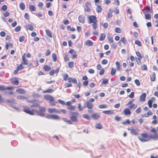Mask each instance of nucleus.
I'll use <instances>...</instances> for the list:
<instances>
[{
	"label": "nucleus",
	"instance_id": "423d86ee",
	"mask_svg": "<svg viewBox=\"0 0 158 158\" xmlns=\"http://www.w3.org/2000/svg\"><path fill=\"white\" fill-rule=\"evenodd\" d=\"M23 111L24 112L30 115H33L34 114L35 110L32 109L31 110L29 107L26 106H23Z\"/></svg>",
	"mask_w": 158,
	"mask_h": 158
},
{
	"label": "nucleus",
	"instance_id": "2f4dec72",
	"mask_svg": "<svg viewBox=\"0 0 158 158\" xmlns=\"http://www.w3.org/2000/svg\"><path fill=\"white\" fill-rule=\"evenodd\" d=\"M106 35L105 33H102L100 34L99 40L101 41L103 40L105 38Z\"/></svg>",
	"mask_w": 158,
	"mask_h": 158
},
{
	"label": "nucleus",
	"instance_id": "3c124183",
	"mask_svg": "<svg viewBox=\"0 0 158 158\" xmlns=\"http://www.w3.org/2000/svg\"><path fill=\"white\" fill-rule=\"evenodd\" d=\"M24 67L23 66V64L21 63L19 66H18L17 69L19 71L23 69L24 68Z\"/></svg>",
	"mask_w": 158,
	"mask_h": 158
},
{
	"label": "nucleus",
	"instance_id": "c9c22d12",
	"mask_svg": "<svg viewBox=\"0 0 158 158\" xmlns=\"http://www.w3.org/2000/svg\"><path fill=\"white\" fill-rule=\"evenodd\" d=\"M103 113L104 114H114V112L113 111H111L110 110H105L103 111Z\"/></svg>",
	"mask_w": 158,
	"mask_h": 158
},
{
	"label": "nucleus",
	"instance_id": "a211bd4d",
	"mask_svg": "<svg viewBox=\"0 0 158 158\" xmlns=\"http://www.w3.org/2000/svg\"><path fill=\"white\" fill-rule=\"evenodd\" d=\"M79 21L82 23H85V17L83 15H80L78 18Z\"/></svg>",
	"mask_w": 158,
	"mask_h": 158
},
{
	"label": "nucleus",
	"instance_id": "b1692460",
	"mask_svg": "<svg viewBox=\"0 0 158 158\" xmlns=\"http://www.w3.org/2000/svg\"><path fill=\"white\" fill-rule=\"evenodd\" d=\"M16 92L19 94H24L26 93L25 91L23 89H16Z\"/></svg>",
	"mask_w": 158,
	"mask_h": 158
},
{
	"label": "nucleus",
	"instance_id": "cd10ccee",
	"mask_svg": "<svg viewBox=\"0 0 158 158\" xmlns=\"http://www.w3.org/2000/svg\"><path fill=\"white\" fill-rule=\"evenodd\" d=\"M97 7H96V10L98 13H100L102 10V7L99 5H96Z\"/></svg>",
	"mask_w": 158,
	"mask_h": 158
},
{
	"label": "nucleus",
	"instance_id": "4d7b16f0",
	"mask_svg": "<svg viewBox=\"0 0 158 158\" xmlns=\"http://www.w3.org/2000/svg\"><path fill=\"white\" fill-rule=\"evenodd\" d=\"M141 67L142 70H146L147 69V65L145 64L142 65Z\"/></svg>",
	"mask_w": 158,
	"mask_h": 158
},
{
	"label": "nucleus",
	"instance_id": "58836bf2",
	"mask_svg": "<svg viewBox=\"0 0 158 158\" xmlns=\"http://www.w3.org/2000/svg\"><path fill=\"white\" fill-rule=\"evenodd\" d=\"M52 60L54 62H56L57 60V56L56 55L55 53H53L52 55Z\"/></svg>",
	"mask_w": 158,
	"mask_h": 158
},
{
	"label": "nucleus",
	"instance_id": "5fc2aeb1",
	"mask_svg": "<svg viewBox=\"0 0 158 158\" xmlns=\"http://www.w3.org/2000/svg\"><path fill=\"white\" fill-rule=\"evenodd\" d=\"M98 108L100 109L106 108L107 107V106L105 104H102L98 106Z\"/></svg>",
	"mask_w": 158,
	"mask_h": 158
},
{
	"label": "nucleus",
	"instance_id": "0eeeda50",
	"mask_svg": "<svg viewBox=\"0 0 158 158\" xmlns=\"http://www.w3.org/2000/svg\"><path fill=\"white\" fill-rule=\"evenodd\" d=\"M71 116L70 117L71 120L73 122H77V117L78 115V113L77 112H72Z\"/></svg>",
	"mask_w": 158,
	"mask_h": 158
},
{
	"label": "nucleus",
	"instance_id": "f8f14e48",
	"mask_svg": "<svg viewBox=\"0 0 158 158\" xmlns=\"http://www.w3.org/2000/svg\"><path fill=\"white\" fill-rule=\"evenodd\" d=\"M39 108V111L38 113V114L41 116H44L45 115L44 112L46 111V108L44 106H42L40 107Z\"/></svg>",
	"mask_w": 158,
	"mask_h": 158
},
{
	"label": "nucleus",
	"instance_id": "4468645a",
	"mask_svg": "<svg viewBox=\"0 0 158 158\" xmlns=\"http://www.w3.org/2000/svg\"><path fill=\"white\" fill-rule=\"evenodd\" d=\"M48 111L50 113H53L58 114L60 113V111H59L56 108H48Z\"/></svg>",
	"mask_w": 158,
	"mask_h": 158
},
{
	"label": "nucleus",
	"instance_id": "bb28decb",
	"mask_svg": "<svg viewBox=\"0 0 158 158\" xmlns=\"http://www.w3.org/2000/svg\"><path fill=\"white\" fill-rule=\"evenodd\" d=\"M115 64L116 66V69L117 71H119L121 69V66L119 62L116 61L115 62Z\"/></svg>",
	"mask_w": 158,
	"mask_h": 158
},
{
	"label": "nucleus",
	"instance_id": "9b49d317",
	"mask_svg": "<svg viewBox=\"0 0 158 158\" xmlns=\"http://www.w3.org/2000/svg\"><path fill=\"white\" fill-rule=\"evenodd\" d=\"M28 102L32 103L33 104L30 106L32 107L36 108V107H40V106L36 100H32L31 101H28Z\"/></svg>",
	"mask_w": 158,
	"mask_h": 158
},
{
	"label": "nucleus",
	"instance_id": "ddd939ff",
	"mask_svg": "<svg viewBox=\"0 0 158 158\" xmlns=\"http://www.w3.org/2000/svg\"><path fill=\"white\" fill-rule=\"evenodd\" d=\"M14 89L12 87L7 86L6 87L4 85H0V91H2L6 90H12Z\"/></svg>",
	"mask_w": 158,
	"mask_h": 158
},
{
	"label": "nucleus",
	"instance_id": "c03bdc74",
	"mask_svg": "<svg viewBox=\"0 0 158 158\" xmlns=\"http://www.w3.org/2000/svg\"><path fill=\"white\" fill-rule=\"evenodd\" d=\"M17 98L18 99L23 100L26 99L27 98L23 96L19 95L17 97Z\"/></svg>",
	"mask_w": 158,
	"mask_h": 158
},
{
	"label": "nucleus",
	"instance_id": "603ef678",
	"mask_svg": "<svg viewBox=\"0 0 158 158\" xmlns=\"http://www.w3.org/2000/svg\"><path fill=\"white\" fill-rule=\"evenodd\" d=\"M131 123L130 121L129 120H127L126 121L122 122V124L123 125L126 124H130Z\"/></svg>",
	"mask_w": 158,
	"mask_h": 158
},
{
	"label": "nucleus",
	"instance_id": "69168bd1",
	"mask_svg": "<svg viewBox=\"0 0 158 158\" xmlns=\"http://www.w3.org/2000/svg\"><path fill=\"white\" fill-rule=\"evenodd\" d=\"M7 6L5 5H3L1 8L2 10L5 11L7 9Z\"/></svg>",
	"mask_w": 158,
	"mask_h": 158
},
{
	"label": "nucleus",
	"instance_id": "864d4df0",
	"mask_svg": "<svg viewBox=\"0 0 158 158\" xmlns=\"http://www.w3.org/2000/svg\"><path fill=\"white\" fill-rule=\"evenodd\" d=\"M57 102L63 105H64L66 104L65 102L62 100L59 99L57 100Z\"/></svg>",
	"mask_w": 158,
	"mask_h": 158
},
{
	"label": "nucleus",
	"instance_id": "1a4fd4ad",
	"mask_svg": "<svg viewBox=\"0 0 158 158\" xmlns=\"http://www.w3.org/2000/svg\"><path fill=\"white\" fill-rule=\"evenodd\" d=\"M72 103V102L70 101L66 102V105L68 106L67 108L69 110H75L76 108L74 106L71 105Z\"/></svg>",
	"mask_w": 158,
	"mask_h": 158
},
{
	"label": "nucleus",
	"instance_id": "412c9836",
	"mask_svg": "<svg viewBox=\"0 0 158 158\" xmlns=\"http://www.w3.org/2000/svg\"><path fill=\"white\" fill-rule=\"evenodd\" d=\"M123 112L124 113V114L125 115H130L131 114V112L129 109L128 108H125L124 110H123Z\"/></svg>",
	"mask_w": 158,
	"mask_h": 158
},
{
	"label": "nucleus",
	"instance_id": "a19ab883",
	"mask_svg": "<svg viewBox=\"0 0 158 158\" xmlns=\"http://www.w3.org/2000/svg\"><path fill=\"white\" fill-rule=\"evenodd\" d=\"M110 12L108 13V18L109 19L111 18L112 16V13L113 12V10H112L111 9L109 10Z\"/></svg>",
	"mask_w": 158,
	"mask_h": 158
},
{
	"label": "nucleus",
	"instance_id": "4be33fe9",
	"mask_svg": "<svg viewBox=\"0 0 158 158\" xmlns=\"http://www.w3.org/2000/svg\"><path fill=\"white\" fill-rule=\"evenodd\" d=\"M59 71V68H58L55 70L54 69H52L49 72V74L51 76H53L55 73H57Z\"/></svg>",
	"mask_w": 158,
	"mask_h": 158
},
{
	"label": "nucleus",
	"instance_id": "f3484780",
	"mask_svg": "<svg viewBox=\"0 0 158 158\" xmlns=\"http://www.w3.org/2000/svg\"><path fill=\"white\" fill-rule=\"evenodd\" d=\"M91 117L93 119L98 120L100 117V114L98 113H94L91 115Z\"/></svg>",
	"mask_w": 158,
	"mask_h": 158
},
{
	"label": "nucleus",
	"instance_id": "37998d69",
	"mask_svg": "<svg viewBox=\"0 0 158 158\" xmlns=\"http://www.w3.org/2000/svg\"><path fill=\"white\" fill-rule=\"evenodd\" d=\"M116 70L114 68H112L111 71V75L112 76L114 75L115 74Z\"/></svg>",
	"mask_w": 158,
	"mask_h": 158
},
{
	"label": "nucleus",
	"instance_id": "a18cd8bd",
	"mask_svg": "<svg viewBox=\"0 0 158 158\" xmlns=\"http://www.w3.org/2000/svg\"><path fill=\"white\" fill-rule=\"evenodd\" d=\"M95 127L97 129H101L102 127V126L101 123H97L96 124Z\"/></svg>",
	"mask_w": 158,
	"mask_h": 158
},
{
	"label": "nucleus",
	"instance_id": "ea45409f",
	"mask_svg": "<svg viewBox=\"0 0 158 158\" xmlns=\"http://www.w3.org/2000/svg\"><path fill=\"white\" fill-rule=\"evenodd\" d=\"M64 61L65 62L68 61L69 60V57L67 54L65 55L64 57Z\"/></svg>",
	"mask_w": 158,
	"mask_h": 158
},
{
	"label": "nucleus",
	"instance_id": "13d9d810",
	"mask_svg": "<svg viewBox=\"0 0 158 158\" xmlns=\"http://www.w3.org/2000/svg\"><path fill=\"white\" fill-rule=\"evenodd\" d=\"M60 118L59 116L56 115H52V119L58 120Z\"/></svg>",
	"mask_w": 158,
	"mask_h": 158
},
{
	"label": "nucleus",
	"instance_id": "7ed1b4c3",
	"mask_svg": "<svg viewBox=\"0 0 158 158\" xmlns=\"http://www.w3.org/2000/svg\"><path fill=\"white\" fill-rule=\"evenodd\" d=\"M152 134L150 135L151 139L156 140H158V133L155 128H152L150 130Z\"/></svg>",
	"mask_w": 158,
	"mask_h": 158
},
{
	"label": "nucleus",
	"instance_id": "e433bc0d",
	"mask_svg": "<svg viewBox=\"0 0 158 158\" xmlns=\"http://www.w3.org/2000/svg\"><path fill=\"white\" fill-rule=\"evenodd\" d=\"M19 7L22 10H23L25 9V5L23 2H21L19 4Z\"/></svg>",
	"mask_w": 158,
	"mask_h": 158
},
{
	"label": "nucleus",
	"instance_id": "6e6d98bb",
	"mask_svg": "<svg viewBox=\"0 0 158 158\" xmlns=\"http://www.w3.org/2000/svg\"><path fill=\"white\" fill-rule=\"evenodd\" d=\"M83 117L84 118H86L88 120L90 119L89 116L87 114H85L83 115Z\"/></svg>",
	"mask_w": 158,
	"mask_h": 158
},
{
	"label": "nucleus",
	"instance_id": "e2e57ef3",
	"mask_svg": "<svg viewBox=\"0 0 158 158\" xmlns=\"http://www.w3.org/2000/svg\"><path fill=\"white\" fill-rule=\"evenodd\" d=\"M135 53L137 56L139 57V58H142V56L141 54L139 52H135Z\"/></svg>",
	"mask_w": 158,
	"mask_h": 158
},
{
	"label": "nucleus",
	"instance_id": "c756f323",
	"mask_svg": "<svg viewBox=\"0 0 158 158\" xmlns=\"http://www.w3.org/2000/svg\"><path fill=\"white\" fill-rule=\"evenodd\" d=\"M45 32L48 36L51 38L52 37V33L50 30L49 29H46L45 30Z\"/></svg>",
	"mask_w": 158,
	"mask_h": 158
},
{
	"label": "nucleus",
	"instance_id": "dca6fc26",
	"mask_svg": "<svg viewBox=\"0 0 158 158\" xmlns=\"http://www.w3.org/2000/svg\"><path fill=\"white\" fill-rule=\"evenodd\" d=\"M127 130L128 131H130L131 133L134 135H137L138 133L136 130L134 129L133 127H131V128H128Z\"/></svg>",
	"mask_w": 158,
	"mask_h": 158
},
{
	"label": "nucleus",
	"instance_id": "09e8293b",
	"mask_svg": "<svg viewBox=\"0 0 158 158\" xmlns=\"http://www.w3.org/2000/svg\"><path fill=\"white\" fill-rule=\"evenodd\" d=\"M145 18L146 19L150 20L151 19V15L150 14H146L145 15Z\"/></svg>",
	"mask_w": 158,
	"mask_h": 158
},
{
	"label": "nucleus",
	"instance_id": "9d476101",
	"mask_svg": "<svg viewBox=\"0 0 158 158\" xmlns=\"http://www.w3.org/2000/svg\"><path fill=\"white\" fill-rule=\"evenodd\" d=\"M133 100H131L127 104V105H128V107L130 109H135L137 107L136 105L133 103Z\"/></svg>",
	"mask_w": 158,
	"mask_h": 158
},
{
	"label": "nucleus",
	"instance_id": "393cba45",
	"mask_svg": "<svg viewBox=\"0 0 158 158\" xmlns=\"http://www.w3.org/2000/svg\"><path fill=\"white\" fill-rule=\"evenodd\" d=\"M87 107L89 109H91L93 107V104L87 101Z\"/></svg>",
	"mask_w": 158,
	"mask_h": 158
},
{
	"label": "nucleus",
	"instance_id": "052dcab7",
	"mask_svg": "<svg viewBox=\"0 0 158 158\" xmlns=\"http://www.w3.org/2000/svg\"><path fill=\"white\" fill-rule=\"evenodd\" d=\"M115 31L116 32L120 33L121 31V30L120 28L117 27L115 28Z\"/></svg>",
	"mask_w": 158,
	"mask_h": 158
},
{
	"label": "nucleus",
	"instance_id": "f03ea898",
	"mask_svg": "<svg viewBox=\"0 0 158 158\" xmlns=\"http://www.w3.org/2000/svg\"><path fill=\"white\" fill-rule=\"evenodd\" d=\"M138 138L141 141L143 142L151 140L150 135L147 133L141 134L138 137Z\"/></svg>",
	"mask_w": 158,
	"mask_h": 158
},
{
	"label": "nucleus",
	"instance_id": "338daca9",
	"mask_svg": "<svg viewBox=\"0 0 158 158\" xmlns=\"http://www.w3.org/2000/svg\"><path fill=\"white\" fill-rule=\"evenodd\" d=\"M21 29V27L20 26L17 27L15 29V32H18Z\"/></svg>",
	"mask_w": 158,
	"mask_h": 158
},
{
	"label": "nucleus",
	"instance_id": "774afa93",
	"mask_svg": "<svg viewBox=\"0 0 158 158\" xmlns=\"http://www.w3.org/2000/svg\"><path fill=\"white\" fill-rule=\"evenodd\" d=\"M107 63L108 60L106 59H103L101 61V63L103 64H106Z\"/></svg>",
	"mask_w": 158,
	"mask_h": 158
},
{
	"label": "nucleus",
	"instance_id": "f704fd0d",
	"mask_svg": "<svg viewBox=\"0 0 158 158\" xmlns=\"http://www.w3.org/2000/svg\"><path fill=\"white\" fill-rule=\"evenodd\" d=\"M29 8L31 11H34L36 10L35 7L33 5H30L29 6Z\"/></svg>",
	"mask_w": 158,
	"mask_h": 158
},
{
	"label": "nucleus",
	"instance_id": "0e129e2a",
	"mask_svg": "<svg viewBox=\"0 0 158 158\" xmlns=\"http://www.w3.org/2000/svg\"><path fill=\"white\" fill-rule=\"evenodd\" d=\"M108 82V80L107 79H105L103 80L102 83L104 84H106Z\"/></svg>",
	"mask_w": 158,
	"mask_h": 158
},
{
	"label": "nucleus",
	"instance_id": "aec40b11",
	"mask_svg": "<svg viewBox=\"0 0 158 158\" xmlns=\"http://www.w3.org/2000/svg\"><path fill=\"white\" fill-rule=\"evenodd\" d=\"M94 43L90 40H88L85 42L84 45L88 46H93Z\"/></svg>",
	"mask_w": 158,
	"mask_h": 158
},
{
	"label": "nucleus",
	"instance_id": "4c0bfd02",
	"mask_svg": "<svg viewBox=\"0 0 158 158\" xmlns=\"http://www.w3.org/2000/svg\"><path fill=\"white\" fill-rule=\"evenodd\" d=\"M13 46V44L11 43L6 44V48L7 50L9 48H12Z\"/></svg>",
	"mask_w": 158,
	"mask_h": 158
},
{
	"label": "nucleus",
	"instance_id": "473e14b6",
	"mask_svg": "<svg viewBox=\"0 0 158 158\" xmlns=\"http://www.w3.org/2000/svg\"><path fill=\"white\" fill-rule=\"evenodd\" d=\"M15 79L16 80L12 81L11 82V83L16 85H18L19 82V81L18 80V78L16 77H15Z\"/></svg>",
	"mask_w": 158,
	"mask_h": 158
},
{
	"label": "nucleus",
	"instance_id": "8fccbe9b",
	"mask_svg": "<svg viewBox=\"0 0 158 158\" xmlns=\"http://www.w3.org/2000/svg\"><path fill=\"white\" fill-rule=\"evenodd\" d=\"M120 41L122 42L124 44H126L127 42V40L125 37H123L121 38Z\"/></svg>",
	"mask_w": 158,
	"mask_h": 158
},
{
	"label": "nucleus",
	"instance_id": "f257e3e1",
	"mask_svg": "<svg viewBox=\"0 0 158 158\" xmlns=\"http://www.w3.org/2000/svg\"><path fill=\"white\" fill-rule=\"evenodd\" d=\"M87 20L89 24H92V28L94 30L98 27V21L96 17L94 15H88L87 16Z\"/></svg>",
	"mask_w": 158,
	"mask_h": 158
},
{
	"label": "nucleus",
	"instance_id": "bf43d9fd",
	"mask_svg": "<svg viewBox=\"0 0 158 158\" xmlns=\"http://www.w3.org/2000/svg\"><path fill=\"white\" fill-rule=\"evenodd\" d=\"M135 44L139 46H142V44L141 42L138 40H136L135 41Z\"/></svg>",
	"mask_w": 158,
	"mask_h": 158
},
{
	"label": "nucleus",
	"instance_id": "2eb2a0df",
	"mask_svg": "<svg viewBox=\"0 0 158 158\" xmlns=\"http://www.w3.org/2000/svg\"><path fill=\"white\" fill-rule=\"evenodd\" d=\"M156 98L154 97H152L151 99L149 100L148 102V105L149 107L151 108L152 107V103L153 102H154Z\"/></svg>",
	"mask_w": 158,
	"mask_h": 158
},
{
	"label": "nucleus",
	"instance_id": "680f3d73",
	"mask_svg": "<svg viewBox=\"0 0 158 158\" xmlns=\"http://www.w3.org/2000/svg\"><path fill=\"white\" fill-rule=\"evenodd\" d=\"M39 64L38 61L37 60H35L33 62V66L34 67H37Z\"/></svg>",
	"mask_w": 158,
	"mask_h": 158
},
{
	"label": "nucleus",
	"instance_id": "6e6552de",
	"mask_svg": "<svg viewBox=\"0 0 158 158\" xmlns=\"http://www.w3.org/2000/svg\"><path fill=\"white\" fill-rule=\"evenodd\" d=\"M85 7L84 8L85 11L87 12H89L91 11L90 7L91 4L89 1H86L85 3Z\"/></svg>",
	"mask_w": 158,
	"mask_h": 158
},
{
	"label": "nucleus",
	"instance_id": "c85d7f7f",
	"mask_svg": "<svg viewBox=\"0 0 158 158\" xmlns=\"http://www.w3.org/2000/svg\"><path fill=\"white\" fill-rule=\"evenodd\" d=\"M26 29L27 30L29 29L30 30L32 31L34 30V27L33 25L31 24H28L26 27Z\"/></svg>",
	"mask_w": 158,
	"mask_h": 158
},
{
	"label": "nucleus",
	"instance_id": "5701e85b",
	"mask_svg": "<svg viewBox=\"0 0 158 158\" xmlns=\"http://www.w3.org/2000/svg\"><path fill=\"white\" fill-rule=\"evenodd\" d=\"M25 54L24 53L22 56V60L23 61V64L26 65H27L28 64V60L26 59L25 58Z\"/></svg>",
	"mask_w": 158,
	"mask_h": 158
},
{
	"label": "nucleus",
	"instance_id": "6ab92c4d",
	"mask_svg": "<svg viewBox=\"0 0 158 158\" xmlns=\"http://www.w3.org/2000/svg\"><path fill=\"white\" fill-rule=\"evenodd\" d=\"M146 94L145 93H142L140 95L139 100L140 102L144 101L145 100L146 97Z\"/></svg>",
	"mask_w": 158,
	"mask_h": 158
},
{
	"label": "nucleus",
	"instance_id": "49530a36",
	"mask_svg": "<svg viewBox=\"0 0 158 158\" xmlns=\"http://www.w3.org/2000/svg\"><path fill=\"white\" fill-rule=\"evenodd\" d=\"M107 38L109 41L111 43H113L114 42L113 38L112 36L109 35L107 36Z\"/></svg>",
	"mask_w": 158,
	"mask_h": 158
},
{
	"label": "nucleus",
	"instance_id": "a878e982",
	"mask_svg": "<svg viewBox=\"0 0 158 158\" xmlns=\"http://www.w3.org/2000/svg\"><path fill=\"white\" fill-rule=\"evenodd\" d=\"M150 78L151 80L152 81H154L155 80L156 78V74L155 73H153L150 75Z\"/></svg>",
	"mask_w": 158,
	"mask_h": 158
},
{
	"label": "nucleus",
	"instance_id": "39448f33",
	"mask_svg": "<svg viewBox=\"0 0 158 158\" xmlns=\"http://www.w3.org/2000/svg\"><path fill=\"white\" fill-rule=\"evenodd\" d=\"M45 99L48 101L49 104L50 106H55L56 104L54 102V98L49 95H46L44 96Z\"/></svg>",
	"mask_w": 158,
	"mask_h": 158
},
{
	"label": "nucleus",
	"instance_id": "72a5a7b5",
	"mask_svg": "<svg viewBox=\"0 0 158 158\" xmlns=\"http://www.w3.org/2000/svg\"><path fill=\"white\" fill-rule=\"evenodd\" d=\"M54 90L52 89H50L47 90H45L43 91V93H51L53 92L54 91Z\"/></svg>",
	"mask_w": 158,
	"mask_h": 158
},
{
	"label": "nucleus",
	"instance_id": "de8ad7c7",
	"mask_svg": "<svg viewBox=\"0 0 158 158\" xmlns=\"http://www.w3.org/2000/svg\"><path fill=\"white\" fill-rule=\"evenodd\" d=\"M67 28L68 30H70L71 31H74L75 29L74 27H71V26L69 25L67 27Z\"/></svg>",
	"mask_w": 158,
	"mask_h": 158
},
{
	"label": "nucleus",
	"instance_id": "7c9ffc66",
	"mask_svg": "<svg viewBox=\"0 0 158 158\" xmlns=\"http://www.w3.org/2000/svg\"><path fill=\"white\" fill-rule=\"evenodd\" d=\"M43 69L45 71H48L50 70L51 67L48 65H44L43 67Z\"/></svg>",
	"mask_w": 158,
	"mask_h": 158
},
{
	"label": "nucleus",
	"instance_id": "20e7f679",
	"mask_svg": "<svg viewBox=\"0 0 158 158\" xmlns=\"http://www.w3.org/2000/svg\"><path fill=\"white\" fill-rule=\"evenodd\" d=\"M63 78L64 81L68 80L69 83L72 82L75 84L77 83V81L76 78L73 77H69V76L67 73H65L64 75Z\"/></svg>",
	"mask_w": 158,
	"mask_h": 158
},
{
	"label": "nucleus",
	"instance_id": "79ce46f5",
	"mask_svg": "<svg viewBox=\"0 0 158 158\" xmlns=\"http://www.w3.org/2000/svg\"><path fill=\"white\" fill-rule=\"evenodd\" d=\"M74 62L73 61L69 62L68 63L69 67L70 68H72L74 66Z\"/></svg>",
	"mask_w": 158,
	"mask_h": 158
}]
</instances>
